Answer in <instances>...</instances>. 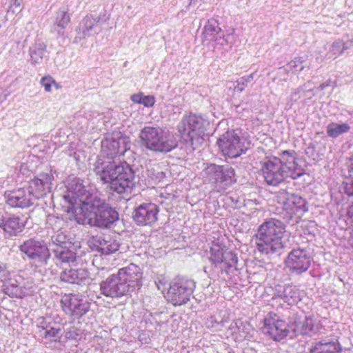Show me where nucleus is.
I'll return each mask as SVG.
<instances>
[{
  "label": "nucleus",
  "instance_id": "1",
  "mask_svg": "<svg viewBox=\"0 0 353 353\" xmlns=\"http://www.w3.org/2000/svg\"><path fill=\"white\" fill-rule=\"evenodd\" d=\"M108 159H99L94 163V172L103 183L118 194L130 190L134 185V174L128 164H116Z\"/></svg>",
  "mask_w": 353,
  "mask_h": 353
},
{
  "label": "nucleus",
  "instance_id": "2",
  "mask_svg": "<svg viewBox=\"0 0 353 353\" xmlns=\"http://www.w3.org/2000/svg\"><path fill=\"white\" fill-rule=\"evenodd\" d=\"M285 226L282 221L275 218L266 219L259 225L255 234L258 251L268 256L280 255L285 247Z\"/></svg>",
  "mask_w": 353,
  "mask_h": 353
},
{
  "label": "nucleus",
  "instance_id": "3",
  "mask_svg": "<svg viewBox=\"0 0 353 353\" xmlns=\"http://www.w3.org/2000/svg\"><path fill=\"white\" fill-rule=\"evenodd\" d=\"M139 137L142 145L154 152H168L176 147L168 132L159 127H144Z\"/></svg>",
  "mask_w": 353,
  "mask_h": 353
},
{
  "label": "nucleus",
  "instance_id": "4",
  "mask_svg": "<svg viewBox=\"0 0 353 353\" xmlns=\"http://www.w3.org/2000/svg\"><path fill=\"white\" fill-rule=\"evenodd\" d=\"M19 249L22 258L29 261L36 268L46 267L51 259V253L45 241L37 238L24 241Z\"/></svg>",
  "mask_w": 353,
  "mask_h": 353
},
{
  "label": "nucleus",
  "instance_id": "5",
  "mask_svg": "<svg viewBox=\"0 0 353 353\" xmlns=\"http://www.w3.org/2000/svg\"><path fill=\"white\" fill-rule=\"evenodd\" d=\"M206 125L208 123L201 117L190 114L183 117L178 125V131L183 141L193 146L200 143Z\"/></svg>",
  "mask_w": 353,
  "mask_h": 353
},
{
  "label": "nucleus",
  "instance_id": "6",
  "mask_svg": "<svg viewBox=\"0 0 353 353\" xmlns=\"http://www.w3.org/2000/svg\"><path fill=\"white\" fill-rule=\"evenodd\" d=\"M85 209L94 213V216L88 220L91 225L108 228L119 219L118 212L97 196Z\"/></svg>",
  "mask_w": 353,
  "mask_h": 353
},
{
  "label": "nucleus",
  "instance_id": "7",
  "mask_svg": "<svg viewBox=\"0 0 353 353\" xmlns=\"http://www.w3.org/2000/svg\"><path fill=\"white\" fill-rule=\"evenodd\" d=\"M217 143L223 154L230 158L239 157L250 146V143L244 137H240L234 130L223 133Z\"/></svg>",
  "mask_w": 353,
  "mask_h": 353
},
{
  "label": "nucleus",
  "instance_id": "8",
  "mask_svg": "<svg viewBox=\"0 0 353 353\" xmlns=\"http://www.w3.org/2000/svg\"><path fill=\"white\" fill-rule=\"evenodd\" d=\"M261 171L267 184L276 186L283 182L290 174L278 157H271L261 162Z\"/></svg>",
  "mask_w": 353,
  "mask_h": 353
},
{
  "label": "nucleus",
  "instance_id": "9",
  "mask_svg": "<svg viewBox=\"0 0 353 353\" xmlns=\"http://www.w3.org/2000/svg\"><path fill=\"white\" fill-rule=\"evenodd\" d=\"M194 288L193 280L176 279L170 285L168 299L175 306L184 305L190 300Z\"/></svg>",
  "mask_w": 353,
  "mask_h": 353
},
{
  "label": "nucleus",
  "instance_id": "10",
  "mask_svg": "<svg viewBox=\"0 0 353 353\" xmlns=\"http://www.w3.org/2000/svg\"><path fill=\"white\" fill-rule=\"evenodd\" d=\"M277 200L286 211L288 219H291L293 216H301L307 211L305 200L295 194H290L285 190L280 191L277 195Z\"/></svg>",
  "mask_w": 353,
  "mask_h": 353
},
{
  "label": "nucleus",
  "instance_id": "11",
  "mask_svg": "<svg viewBox=\"0 0 353 353\" xmlns=\"http://www.w3.org/2000/svg\"><path fill=\"white\" fill-rule=\"evenodd\" d=\"M64 312L73 319H79L90 309V303L78 294H65L61 300Z\"/></svg>",
  "mask_w": 353,
  "mask_h": 353
},
{
  "label": "nucleus",
  "instance_id": "12",
  "mask_svg": "<svg viewBox=\"0 0 353 353\" xmlns=\"http://www.w3.org/2000/svg\"><path fill=\"white\" fill-rule=\"evenodd\" d=\"M66 189L68 194L65 195V198L69 199L70 202L79 201L84 208L90 204L96 196L85 189L83 181L79 178L69 177L66 181Z\"/></svg>",
  "mask_w": 353,
  "mask_h": 353
},
{
  "label": "nucleus",
  "instance_id": "13",
  "mask_svg": "<svg viewBox=\"0 0 353 353\" xmlns=\"http://www.w3.org/2000/svg\"><path fill=\"white\" fill-rule=\"evenodd\" d=\"M117 274L129 294L139 290L142 285L143 272L140 267L134 263L120 268Z\"/></svg>",
  "mask_w": 353,
  "mask_h": 353
},
{
  "label": "nucleus",
  "instance_id": "14",
  "mask_svg": "<svg viewBox=\"0 0 353 353\" xmlns=\"http://www.w3.org/2000/svg\"><path fill=\"white\" fill-rule=\"evenodd\" d=\"M210 261L215 267L219 268L222 272L229 274L236 270L237 256L231 251L223 250L219 248L210 250Z\"/></svg>",
  "mask_w": 353,
  "mask_h": 353
},
{
  "label": "nucleus",
  "instance_id": "15",
  "mask_svg": "<svg viewBox=\"0 0 353 353\" xmlns=\"http://www.w3.org/2000/svg\"><path fill=\"white\" fill-rule=\"evenodd\" d=\"M263 332L274 341H281L288 333L285 321L274 312H269L264 319Z\"/></svg>",
  "mask_w": 353,
  "mask_h": 353
},
{
  "label": "nucleus",
  "instance_id": "16",
  "mask_svg": "<svg viewBox=\"0 0 353 353\" xmlns=\"http://www.w3.org/2000/svg\"><path fill=\"white\" fill-rule=\"evenodd\" d=\"M159 207L152 203H145L137 207L132 212L134 221L141 226L153 225L158 219Z\"/></svg>",
  "mask_w": 353,
  "mask_h": 353
},
{
  "label": "nucleus",
  "instance_id": "17",
  "mask_svg": "<svg viewBox=\"0 0 353 353\" xmlns=\"http://www.w3.org/2000/svg\"><path fill=\"white\" fill-rule=\"evenodd\" d=\"M285 263L292 273L301 274L310 268L311 259L306 250L294 249L288 254Z\"/></svg>",
  "mask_w": 353,
  "mask_h": 353
},
{
  "label": "nucleus",
  "instance_id": "18",
  "mask_svg": "<svg viewBox=\"0 0 353 353\" xmlns=\"http://www.w3.org/2000/svg\"><path fill=\"white\" fill-rule=\"evenodd\" d=\"M53 179L54 176L51 173H40L29 181L28 188L34 199H39L51 192Z\"/></svg>",
  "mask_w": 353,
  "mask_h": 353
},
{
  "label": "nucleus",
  "instance_id": "19",
  "mask_svg": "<svg viewBox=\"0 0 353 353\" xmlns=\"http://www.w3.org/2000/svg\"><path fill=\"white\" fill-rule=\"evenodd\" d=\"M5 198L8 205L12 208H25L32 205L36 201L28 188L6 192Z\"/></svg>",
  "mask_w": 353,
  "mask_h": 353
},
{
  "label": "nucleus",
  "instance_id": "20",
  "mask_svg": "<svg viewBox=\"0 0 353 353\" xmlns=\"http://www.w3.org/2000/svg\"><path fill=\"white\" fill-rule=\"evenodd\" d=\"M88 243L92 250L105 255L113 254L119 248L117 240L105 234L92 236Z\"/></svg>",
  "mask_w": 353,
  "mask_h": 353
},
{
  "label": "nucleus",
  "instance_id": "21",
  "mask_svg": "<svg viewBox=\"0 0 353 353\" xmlns=\"http://www.w3.org/2000/svg\"><path fill=\"white\" fill-rule=\"evenodd\" d=\"M100 292L101 294L110 298H119L129 294L117 274L109 276L100 283Z\"/></svg>",
  "mask_w": 353,
  "mask_h": 353
},
{
  "label": "nucleus",
  "instance_id": "22",
  "mask_svg": "<svg viewBox=\"0 0 353 353\" xmlns=\"http://www.w3.org/2000/svg\"><path fill=\"white\" fill-rule=\"evenodd\" d=\"M321 325L313 316H305L304 319L295 321L294 331L301 335L313 336L320 332Z\"/></svg>",
  "mask_w": 353,
  "mask_h": 353
},
{
  "label": "nucleus",
  "instance_id": "23",
  "mask_svg": "<svg viewBox=\"0 0 353 353\" xmlns=\"http://www.w3.org/2000/svg\"><path fill=\"white\" fill-rule=\"evenodd\" d=\"M60 279L71 284L84 285L89 280V272L85 268L65 269L61 272Z\"/></svg>",
  "mask_w": 353,
  "mask_h": 353
},
{
  "label": "nucleus",
  "instance_id": "24",
  "mask_svg": "<svg viewBox=\"0 0 353 353\" xmlns=\"http://www.w3.org/2000/svg\"><path fill=\"white\" fill-rule=\"evenodd\" d=\"M285 166V170L288 172L290 178L297 179L303 174V170L296 162V152L294 151L285 150L281 154L279 158Z\"/></svg>",
  "mask_w": 353,
  "mask_h": 353
},
{
  "label": "nucleus",
  "instance_id": "25",
  "mask_svg": "<svg viewBox=\"0 0 353 353\" xmlns=\"http://www.w3.org/2000/svg\"><path fill=\"white\" fill-rule=\"evenodd\" d=\"M24 225V221L17 216H6L0 219V228L8 236L17 235Z\"/></svg>",
  "mask_w": 353,
  "mask_h": 353
},
{
  "label": "nucleus",
  "instance_id": "26",
  "mask_svg": "<svg viewBox=\"0 0 353 353\" xmlns=\"http://www.w3.org/2000/svg\"><path fill=\"white\" fill-rule=\"evenodd\" d=\"M277 299L283 300L288 305H294L301 301L300 291L296 286L285 285L283 290H276L272 301H275Z\"/></svg>",
  "mask_w": 353,
  "mask_h": 353
},
{
  "label": "nucleus",
  "instance_id": "27",
  "mask_svg": "<svg viewBox=\"0 0 353 353\" xmlns=\"http://www.w3.org/2000/svg\"><path fill=\"white\" fill-rule=\"evenodd\" d=\"M341 350L337 340L322 339L312 344L310 353H341Z\"/></svg>",
  "mask_w": 353,
  "mask_h": 353
},
{
  "label": "nucleus",
  "instance_id": "28",
  "mask_svg": "<svg viewBox=\"0 0 353 353\" xmlns=\"http://www.w3.org/2000/svg\"><path fill=\"white\" fill-rule=\"evenodd\" d=\"M123 143V141H115L113 140H105L102 141L101 143V154L97 157V160L102 158L104 159H108V161L114 162L113 159L119 154V151L122 149L120 148L119 143Z\"/></svg>",
  "mask_w": 353,
  "mask_h": 353
},
{
  "label": "nucleus",
  "instance_id": "29",
  "mask_svg": "<svg viewBox=\"0 0 353 353\" xmlns=\"http://www.w3.org/2000/svg\"><path fill=\"white\" fill-rule=\"evenodd\" d=\"M57 263L73 264L77 261V254L70 247H57L52 249Z\"/></svg>",
  "mask_w": 353,
  "mask_h": 353
},
{
  "label": "nucleus",
  "instance_id": "30",
  "mask_svg": "<svg viewBox=\"0 0 353 353\" xmlns=\"http://www.w3.org/2000/svg\"><path fill=\"white\" fill-rule=\"evenodd\" d=\"M223 30L219 26V21L215 19H210L205 23L202 32L203 41L213 42L222 34Z\"/></svg>",
  "mask_w": 353,
  "mask_h": 353
},
{
  "label": "nucleus",
  "instance_id": "31",
  "mask_svg": "<svg viewBox=\"0 0 353 353\" xmlns=\"http://www.w3.org/2000/svg\"><path fill=\"white\" fill-rule=\"evenodd\" d=\"M9 276L10 272L4 265L0 270V279L5 282L4 286H6V293L9 294L10 296L21 297L22 296L21 288L12 283Z\"/></svg>",
  "mask_w": 353,
  "mask_h": 353
},
{
  "label": "nucleus",
  "instance_id": "32",
  "mask_svg": "<svg viewBox=\"0 0 353 353\" xmlns=\"http://www.w3.org/2000/svg\"><path fill=\"white\" fill-rule=\"evenodd\" d=\"M46 45L41 41H37L30 47V61L32 65H35L42 63L43 57L46 52Z\"/></svg>",
  "mask_w": 353,
  "mask_h": 353
},
{
  "label": "nucleus",
  "instance_id": "33",
  "mask_svg": "<svg viewBox=\"0 0 353 353\" xmlns=\"http://www.w3.org/2000/svg\"><path fill=\"white\" fill-rule=\"evenodd\" d=\"M99 21L100 17H94L92 15H87L83 19L79 26V30L84 38L92 34L93 29L98 26Z\"/></svg>",
  "mask_w": 353,
  "mask_h": 353
},
{
  "label": "nucleus",
  "instance_id": "34",
  "mask_svg": "<svg viewBox=\"0 0 353 353\" xmlns=\"http://www.w3.org/2000/svg\"><path fill=\"white\" fill-rule=\"evenodd\" d=\"M220 165L214 163L207 164L201 172V176L204 183H219V174Z\"/></svg>",
  "mask_w": 353,
  "mask_h": 353
},
{
  "label": "nucleus",
  "instance_id": "35",
  "mask_svg": "<svg viewBox=\"0 0 353 353\" xmlns=\"http://www.w3.org/2000/svg\"><path fill=\"white\" fill-rule=\"evenodd\" d=\"M39 334L44 339L57 341L62 336V331L60 325L52 326L48 325L39 330Z\"/></svg>",
  "mask_w": 353,
  "mask_h": 353
},
{
  "label": "nucleus",
  "instance_id": "36",
  "mask_svg": "<svg viewBox=\"0 0 353 353\" xmlns=\"http://www.w3.org/2000/svg\"><path fill=\"white\" fill-rule=\"evenodd\" d=\"M350 126L346 123H337L332 122L327 126V134L332 138H336L340 135L347 133L350 131Z\"/></svg>",
  "mask_w": 353,
  "mask_h": 353
},
{
  "label": "nucleus",
  "instance_id": "37",
  "mask_svg": "<svg viewBox=\"0 0 353 353\" xmlns=\"http://www.w3.org/2000/svg\"><path fill=\"white\" fill-rule=\"evenodd\" d=\"M220 174H219V183H224L225 185H231L236 181L234 178V170L230 165H220Z\"/></svg>",
  "mask_w": 353,
  "mask_h": 353
},
{
  "label": "nucleus",
  "instance_id": "38",
  "mask_svg": "<svg viewBox=\"0 0 353 353\" xmlns=\"http://www.w3.org/2000/svg\"><path fill=\"white\" fill-rule=\"evenodd\" d=\"M52 243L57 247H65L70 245L71 247V243L70 242L68 236L61 230L56 231L54 234L51 236Z\"/></svg>",
  "mask_w": 353,
  "mask_h": 353
},
{
  "label": "nucleus",
  "instance_id": "39",
  "mask_svg": "<svg viewBox=\"0 0 353 353\" xmlns=\"http://www.w3.org/2000/svg\"><path fill=\"white\" fill-rule=\"evenodd\" d=\"M70 21V16L68 12L65 8H61L57 12L56 21L54 26L61 28L65 29Z\"/></svg>",
  "mask_w": 353,
  "mask_h": 353
},
{
  "label": "nucleus",
  "instance_id": "40",
  "mask_svg": "<svg viewBox=\"0 0 353 353\" xmlns=\"http://www.w3.org/2000/svg\"><path fill=\"white\" fill-rule=\"evenodd\" d=\"M148 177L154 183L162 182L165 178V174L161 170L159 165H154L147 170Z\"/></svg>",
  "mask_w": 353,
  "mask_h": 353
},
{
  "label": "nucleus",
  "instance_id": "41",
  "mask_svg": "<svg viewBox=\"0 0 353 353\" xmlns=\"http://www.w3.org/2000/svg\"><path fill=\"white\" fill-rule=\"evenodd\" d=\"M231 37L232 36L230 34L224 35L223 32L222 34H220L217 39L213 41L214 43V47L220 50H228L232 46V42L230 41Z\"/></svg>",
  "mask_w": 353,
  "mask_h": 353
},
{
  "label": "nucleus",
  "instance_id": "42",
  "mask_svg": "<svg viewBox=\"0 0 353 353\" xmlns=\"http://www.w3.org/2000/svg\"><path fill=\"white\" fill-rule=\"evenodd\" d=\"M305 60L303 57H296L294 59L290 61L286 65L285 70L288 72H295L297 71H302L304 69V65H303Z\"/></svg>",
  "mask_w": 353,
  "mask_h": 353
},
{
  "label": "nucleus",
  "instance_id": "43",
  "mask_svg": "<svg viewBox=\"0 0 353 353\" xmlns=\"http://www.w3.org/2000/svg\"><path fill=\"white\" fill-rule=\"evenodd\" d=\"M254 79V73L248 76H243L239 78L236 81V85L234 86V90L237 92H242L248 86V84L252 81Z\"/></svg>",
  "mask_w": 353,
  "mask_h": 353
},
{
  "label": "nucleus",
  "instance_id": "44",
  "mask_svg": "<svg viewBox=\"0 0 353 353\" xmlns=\"http://www.w3.org/2000/svg\"><path fill=\"white\" fill-rule=\"evenodd\" d=\"M46 223L53 230H60L64 222L62 219L54 215L50 214L47 216Z\"/></svg>",
  "mask_w": 353,
  "mask_h": 353
},
{
  "label": "nucleus",
  "instance_id": "45",
  "mask_svg": "<svg viewBox=\"0 0 353 353\" xmlns=\"http://www.w3.org/2000/svg\"><path fill=\"white\" fill-rule=\"evenodd\" d=\"M41 84L48 92H51V87L52 84H54L57 88H59L58 84L55 82L53 78L50 76L43 77L41 79Z\"/></svg>",
  "mask_w": 353,
  "mask_h": 353
},
{
  "label": "nucleus",
  "instance_id": "46",
  "mask_svg": "<svg viewBox=\"0 0 353 353\" xmlns=\"http://www.w3.org/2000/svg\"><path fill=\"white\" fill-rule=\"evenodd\" d=\"M23 0H10V9L8 13H19L22 10Z\"/></svg>",
  "mask_w": 353,
  "mask_h": 353
},
{
  "label": "nucleus",
  "instance_id": "47",
  "mask_svg": "<svg viewBox=\"0 0 353 353\" xmlns=\"http://www.w3.org/2000/svg\"><path fill=\"white\" fill-rule=\"evenodd\" d=\"M331 52L333 55H339L343 53V41L338 39L333 42L331 46Z\"/></svg>",
  "mask_w": 353,
  "mask_h": 353
},
{
  "label": "nucleus",
  "instance_id": "48",
  "mask_svg": "<svg viewBox=\"0 0 353 353\" xmlns=\"http://www.w3.org/2000/svg\"><path fill=\"white\" fill-rule=\"evenodd\" d=\"M123 141V143H119V149L121 148V151H119V154H123L124 152L130 148L129 142L128 141L127 139L125 137H119L118 139H115V141Z\"/></svg>",
  "mask_w": 353,
  "mask_h": 353
},
{
  "label": "nucleus",
  "instance_id": "49",
  "mask_svg": "<svg viewBox=\"0 0 353 353\" xmlns=\"http://www.w3.org/2000/svg\"><path fill=\"white\" fill-rule=\"evenodd\" d=\"M155 99L153 96H144L143 97L142 103L146 107H152L154 104Z\"/></svg>",
  "mask_w": 353,
  "mask_h": 353
},
{
  "label": "nucleus",
  "instance_id": "50",
  "mask_svg": "<svg viewBox=\"0 0 353 353\" xmlns=\"http://www.w3.org/2000/svg\"><path fill=\"white\" fill-rule=\"evenodd\" d=\"M78 335L77 330L74 327H71L65 334V336L68 339H76Z\"/></svg>",
  "mask_w": 353,
  "mask_h": 353
},
{
  "label": "nucleus",
  "instance_id": "51",
  "mask_svg": "<svg viewBox=\"0 0 353 353\" xmlns=\"http://www.w3.org/2000/svg\"><path fill=\"white\" fill-rule=\"evenodd\" d=\"M20 34H21V32H18V31H15L14 32V37H16V39H15V43H17V46H21V49H23L25 46L26 45L27 43V39H26L24 41H23V43L22 44H21V41H20V39H21V37H20Z\"/></svg>",
  "mask_w": 353,
  "mask_h": 353
},
{
  "label": "nucleus",
  "instance_id": "52",
  "mask_svg": "<svg viewBox=\"0 0 353 353\" xmlns=\"http://www.w3.org/2000/svg\"><path fill=\"white\" fill-rule=\"evenodd\" d=\"M351 179V182L347 183L345 187V191L349 196L353 195V179Z\"/></svg>",
  "mask_w": 353,
  "mask_h": 353
},
{
  "label": "nucleus",
  "instance_id": "53",
  "mask_svg": "<svg viewBox=\"0 0 353 353\" xmlns=\"http://www.w3.org/2000/svg\"><path fill=\"white\" fill-rule=\"evenodd\" d=\"M143 94L142 93L132 94L130 97L131 100L136 103H141Z\"/></svg>",
  "mask_w": 353,
  "mask_h": 353
},
{
  "label": "nucleus",
  "instance_id": "54",
  "mask_svg": "<svg viewBox=\"0 0 353 353\" xmlns=\"http://www.w3.org/2000/svg\"><path fill=\"white\" fill-rule=\"evenodd\" d=\"M208 327H214V323L216 324L217 325H220L221 323H219L214 320L213 317H211L210 319L208 320L206 322Z\"/></svg>",
  "mask_w": 353,
  "mask_h": 353
},
{
  "label": "nucleus",
  "instance_id": "55",
  "mask_svg": "<svg viewBox=\"0 0 353 353\" xmlns=\"http://www.w3.org/2000/svg\"><path fill=\"white\" fill-rule=\"evenodd\" d=\"M349 174L350 176H353V159H352V165H351V166L349 168Z\"/></svg>",
  "mask_w": 353,
  "mask_h": 353
},
{
  "label": "nucleus",
  "instance_id": "56",
  "mask_svg": "<svg viewBox=\"0 0 353 353\" xmlns=\"http://www.w3.org/2000/svg\"><path fill=\"white\" fill-rule=\"evenodd\" d=\"M349 48V46L343 41V52Z\"/></svg>",
  "mask_w": 353,
  "mask_h": 353
},
{
  "label": "nucleus",
  "instance_id": "57",
  "mask_svg": "<svg viewBox=\"0 0 353 353\" xmlns=\"http://www.w3.org/2000/svg\"><path fill=\"white\" fill-rule=\"evenodd\" d=\"M197 0H189V6L194 4Z\"/></svg>",
  "mask_w": 353,
  "mask_h": 353
},
{
  "label": "nucleus",
  "instance_id": "58",
  "mask_svg": "<svg viewBox=\"0 0 353 353\" xmlns=\"http://www.w3.org/2000/svg\"><path fill=\"white\" fill-rule=\"evenodd\" d=\"M26 168H27V166H26V165H22L21 166V169H20V170H21V171H22L23 169H26Z\"/></svg>",
  "mask_w": 353,
  "mask_h": 353
},
{
  "label": "nucleus",
  "instance_id": "59",
  "mask_svg": "<svg viewBox=\"0 0 353 353\" xmlns=\"http://www.w3.org/2000/svg\"><path fill=\"white\" fill-rule=\"evenodd\" d=\"M324 88H325V85H324L323 84H322V85H320V88H321V90H323V89H324Z\"/></svg>",
  "mask_w": 353,
  "mask_h": 353
},
{
  "label": "nucleus",
  "instance_id": "60",
  "mask_svg": "<svg viewBox=\"0 0 353 353\" xmlns=\"http://www.w3.org/2000/svg\"><path fill=\"white\" fill-rule=\"evenodd\" d=\"M4 265H0V270H1L2 267H3Z\"/></svg>",
  "mask_w": 353,
  "mask_h": 353
},
{
  "label": "nucleus",
  "instance_id": "61",
  "mask_svg": "<svg viewBox=\"0 0 353 353\" xmlns=\"http://www.w3.org/2000/svg\"><path fill=\"white\" fill-rule=\"evenodd\" d=\"M350 178H352V179H353V176H350Z\"/></svg>",
  "mask_w": 353,
  "mask_h": 353
}]
</instances>
